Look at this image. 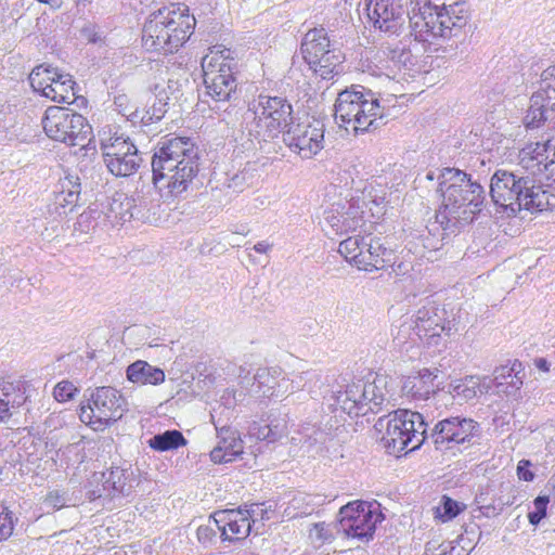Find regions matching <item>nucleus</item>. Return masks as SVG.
Here are the masks:
<instances>
[{
  "instance_id": "c03bdc74",
  "label": "nucleus",
  "mask_w": 555,
  "mask_h": 555,
  "mask_svg": "<svg viewBox=\"0 0 555 555\" xmlns=\"http://www.w3.org/2000/svg\"><path fill=\"white\" fill-rule=\"evenodd\" d=\"M464 509V505L448 495H443L439 505L435 508V518L442 522H448L459 516Z\"/></svg>"
},
{
  "instance_id": "f704fd0d",
  "label": "nucleus",
  "mask_w": 555,
  "mask_h": 555,
  "mask_svg": "<svg viewBox=\"0 0 555 555\" xmlns=\"http://www.w3.org/2000/svg\"><path fill=\"white\" fill-rule=\"evenodd\" d=\"M146 444L153 451L163 453L176 451L179 448L185 447L188 444V440L180 430L167 429L152 436L147 439Z\"/></svg>"
},
{
  "instance_id": "6ab92c4d",
  "label": "nucleus",
  "mask_w": 555,
  "mask_h": 555,
  "mask_svg": "<svg viewBox=\"0 0 555 555\" xmlns=\"http://www.w3.org/2000/svg\"><path fill=\"white\" fill-rule=\"evenodd\" d=\"M81 181L76 172L65 171L60 178L53 192V199L48 205L51 215L63 216L72 212L75 207L80 206Z\"/></svg>"
},
{
  "instance_id": "680f3d73",
  "label": "nucleus",
  "mask_w": 555,
  "mask_h": 555,
  "mask_svg": "<svg viewBox=\"0 0 555 555\" xmlns=\"http://www.w3.org/2000/svg\"><path fill=\"white\" fill-rule=\"evenodd\" d=\"M81 35L89 43L96 44L103 40L102 34L94 25L85 26L81 29Z\"/></svg>"
},
{
  "instance_id": "39448f33",
  "label": "nucleus",
  "mask_w": 555,
  "mask_h": 555,
  "mask_svg": "<svg viewBox=\"0 0 555 555\" xmlns=\"http://www.w3.org/2000/svg\"><path fill=\"white\" fill-rule=\"evenodd\" d=\"M396 380L385 374H376L373 380H357L348 384L344 390L333 392L331 399L335 410L339 409L350 416L377 414L395 400Z\"/></svg>"
},
{
  "instance_id": "37998d69",
  "label": "nucleus",
  "mask_w": 555,
  "mask_h": 555,
  "mask_svg": "<svg viewBox=\"0 0 555 555\" xmlns=\"http://www.w3.org/2000/svg\"><path fill=\"white\" fill-rule=\"evenodd\" d=\"M134 196V205H132L131 211L133 212V220L142 223H152L156 221L155 205L152 201L143 195L137 194Z\"/></svg>"
},
{
  "instance_id": "f8f14e48",
  "label": "nucleus",
  "mask_w": 555,
  "mask_h": 555,
  "mask_svg": "<svg viewBox=\"0 0 555 555\" xmlns=\"http://www.w3.org/2000/svg\"><path fill=\"white\" fill-rule=\"evenodd\" d=\"M384 519L376 502L353 501L340 507L335 529L346 538L367 543L373 540L377 524Z\"/></svg>"
},
{
  "instance_id": "ddd939ff",
  "label": "nucleus",
  "mask_w": 555,
  "mask_h": 555,
  "mask_svg": "<svg viewBox=\"0 0 555 555\" xmlns=\"http://www.w3.org/2000/svg\"><path fill=\"white\" fill-rule=\"evenodd\" d=\"M481 435L480 424L472 417L462 415L439 420L431 428L428 426L427 443L437 451H452L459 446H470Z\"/></svg>"
},
{
  "instance_id": "49530a36",
  "label": "nucleus",
  "mask_w": 555,
  "mask_h": 555,
  "mask_svg": "<svg viewBox=\"0 0 555 555\" xmlns=\"http://www.w3.org/2000/svg\"><path fill=\"white\" fill-rule=\"evenodd\" d=\"M17 518H14L13 512L8 507L2 506L0 509V542L8 540L14 530V524Z\"/></svg>"
},
{
  "instance_id": "e433bc0d",
  "label": "nucleus",
  "mask_w": 555,
  "mask_h": 555,
  "mask_svg": "<svg viewBox=\"0 0 555 555\" xmlns=\"http://www.w3.org/2000/svg\"><path fill=\"white\" fill-rule=\"evenodd\" d=\"M282 373V369L279 366L259 367L254 375V391L261 397L271 398L274 395L276 380Z\"/></svg>"
},
{
  "instance_id": "dca6fc26",
  "label": "nucleus",
  "mask_w": 555,
  "mask_h": 555,
  "mask_svg": "<svg viewBox=\"0 0 555 555\" xmlns=\"http://www.w3.org/2000/svg\"><path fill=\"white\" fill-rule=\"evenodd\" d=\"M281 134L284 144L293 153L309 159L323 149L324 124L321 120L294 121Z\"/></svg>"
},
{
  "instance_id": "864d4df0",
  "label": "nucleus",
  "mask_w": 555,
  "mask_h": 555,
  "mask_svg": "<svg viewBox=\"0 0 555 555\" xmlns=\"http://www.w3.org/2000/svg\"><path fill=\"white\" fill-rule=\"evenodd\" d=\"M267 425L268 430L266 435L268 437V442H274L284 436L286 429L285 421H270Z\"/></svg>"
},
{
  "instance_id": "bf43d9fd",
  "label": "nucleus",
  "mask_w": 555,
  "mask_h": 555,
  "mask_svg": "<svg viewBox=\"0 0 555 555\" xmlns=\"http://www.w3.org/2000/svg\"><path fill=\"white\" fill-rule=\"evenodd\" d=\"M531 462L529 460H520L517 464V476L520 480L531 482L535 474L531 470Z\"/></svg>"
},
{
  "instance_id": "c9c22d12",
  "label": "nucleus",
  "mask_w": 555,
  "mask_h": 555,
  "mask_svg": "<svg viewBox=\"0 0 555 555\" xmlns=\"http://www.w3.org/2000/svg\"><path fill=\"white\" fill-rule=\"evenodd\" d=\"M170 96L167 95L166 90H159L155 93L153 104L142 112L138 109L132 113V120L140 119L143 125H150L154 121H159L164 118L169 107Z\"/></svg>"
},
{
  "instance_id": "338daca9",
  "label": "nucleus",
  "mask_w": 555,
  "mask_h": 555,
  "mask_svg": "<svg viewBox=\"0 0 555 555\" xmlns=\"http://www.w3.org/2000/svg\"><path fill=\"white\" fill-rule=\"evenodd\" d=\"M441 169H436V170H429L426 172L424 179L427 181V182H430L433 183V186L434 189L436 190L437 188V184L440 183V175H441Z\"/></svg>"
},
{
  "instance_id": "cd10ccee",
  "label": "nucleus",
  "mask_w": 555,
  "mask_h": 555,
  "mask_svg": "<svg viewBox=\"0 0 555 555\" xmlns=\"http://www.w3.org/2000/svg\"><path fill=\"white\" fill-rule=\"evenodd\" d=\"M127 380L140 385L157 386L165 382L166 375L163 369L154 366L144 360H137L126 369Z\"/></svg>"
},
{
  "instance_id": "052dcab7",
  "label": "nucleus",
  "mask_w": 555,
  "mask_h": 555,
  "mask_svg": "<svg viewBox=\"0 0 555 555\" xmlns=\"http://www.w3.org/2000/svg\"><path fill=\"white\" fill-rule=\"evenodd\" d=\"M248 508L256 509L257 513L254 515V518L259 516L261 520H269L274 513V506L272 504L267 505L266 502L254 503Z\"/></svg>"
},
{
  "instance_id": "6e6d98bb",
  "label": "nucleus",
  "mask_w": 555,
  "mask_h": 555,
  "mask_svg": "<svg viewBox=\"0 0 555 555\" xmlns=\"http://www.w3.org/2000/svg\"><path fill=\"white\" fill-rule=\"evenodd\" d=\"M294 380H289L288 378H285L284 376H280L276 380V385L274 388V395L271 396V398H280L283 397L287 391H294L295 388H299L300 384L297 383V386L294 385Z\"/></svg>"
},
{
  "instance_id": "6e6552de",
  "label": "nucleus",
  "mask_w": 555,
  "mask_h": 555,
  "mask_svg": "<svg viewBox=\"0 0 555 555\" xmlns=\"http://www.w3.org/2000/svg\"><path fill=\"white\" fill-rule=\"evenodd\" d=\"M253 119L247 122L248 134L260 141L278 138L296 119L291 101L284 95L260 93L248 105Z\"/></svg>"
},
{
  "instance_id": "3c124183",
  "label": "nucleus",
  "mask_w": 555,
  "mask_h": 555,
  "mask_svg": "<svg viewBox=\"0 0 555 555\" xmlns=\"http://www.w3.org/2000/svg\"><path fill=\"white\" fill-rule=\"evenodd\" d=\"M388 56L396 65L404 66V67H406L409 65H413L412 53H411L410 49H405V48L392 49L389 51Z\"/></svg>"
},
{
  "instance_id": "f3484780",
  "label": "nucleus",
  "mask_w": 555,
  "mask_h": 555,
  "mask_svg": "<svg viewBox=\"0 0 555 555\" xmlns=\"http://www.w3.org/2000/svg\"><path fill=\"white\" fill-rule=\"evenodd\" d=\"M402 0H364L363 11L374 28L399 36L410 13Z\"/></svg>"
},
{
  "instance_id": "9b49d317",
  "label": "nucleus",
  "mask_w": 555,
  "mask_h": 555,
  "mask_svg": "<svg viewBox=\"0 0 555 555\" xmlns=\"http://www.w3.org/2000/svg\"><path fill=\"white\" fill-rule=\"evenodd\" d=\"M41 122L47 137L53 141L68 146H85L90 142L91 126L81 114L72 108L49 106Z\"/></svg>"
},
{
  "instance_id": "20e7f679",
  "label": "nucleus",
  "mask_w": 555,
  "mask_h": 555,
  "mask_svg": "<svg viewBox=\"0 0 555 555\" xmlns=\"http://www.w3.org/2000/svg\"><path fill=\"white\" fill-rule=\"evenodd\" d=\"M195 24L186 5L162 7L147 16L142 28V46L151 52L175 53L191 37Z\"/></svg>"
},
{
  "instance_id": "4be33fe9",
  "label": "nucleus",
  "mask_w": 555,
  "mask_h": 555,
  "mask_svg": "<svg viewBox=\"0 0 555 555\" xmlns=\"http://www.w3.org/2000/svg\"><path fill=\"white\" fill-rule=\"evenodd\" d=\"M234 74V67L229 65H223L220 69L211 67L204 69L206 93L217 102L230 101L237 87Z\"/></svg>"
},
{
  "instance_id": "0eeeda50",
  "label": "nucleus",
  "mask_w": 555,
  "mask_h": 555,
  "mask_svg": "<svg viewBox=\"0 0 555 555\" xmlns=\"http://www.w3.org/2000/svg\"><path fill=\"white\" fill-rule=\"evenodd\" d=\"M374 428L388 453L412 452L427 443L428 423L420 412L398 409L380 416Z\"/></svg>"
},
{
  "instance_id": "b1692460",
  "label": "nucleus",
  "mask_w": 555,
  "mask_h": 555,
  "mask_svg": "<svg viewBox=\"0 0 555 555\" xmlns=\"http://www.w3.org/2000/svg\"><path fill=\"white\" fill-rule=\"evenodd\" d=\"M364 248L361 258H358L360 270H383L395 261V254L391 247L386 246L383 238L366 235L363 242Z\"/></svg>"
},
{
  "instance_id": "473e14b6",
  "label": "nucleus",
  "mask_w": 555,
  "mask_h": 555,
  "mask_svg": "<svg viewBox=\"0 0 555 555\" xmlns=\"http://www.w3.org/2000/svg\"><path fill=\"white\" fill-rule=\"evenodd\" d=\"M479 387L480 385L477 377L465 376L455 383H450L448 385V391H443L441 400H451V403H453L454 400H457L460 404L467 403L478 396L480 391Z\"/></svg>"
},
{
  "instance_id": "09e8293b",
  "label": "nucleus",
  "mask_w": 555,
  "mask_h": 555,
  "mask_svg": "<svg viewBox=\"0 0 555 555\" xmlns=\"http://www.w3.org/2000/svg\"><path fill=\"white\" fill-rule=\"evenodd\" d=\"M68 502V494L65 491L60 490L50 491L44 499V504L54 511H59L67 506Z\"/></svg>"
},
{
  "instance_id": "5701e85b",
  "label": "nucleus",
  "mask_w": 555,
  "mask_h": 555,
  "mask_svg": "<svg viewBox=\"0 0 555 555\" xmlns=\"http://www.w3.org/2000/svg\"><path fill=\"white\" fill-rule=\"evenodd\" d=\"M325 220L336 234L348 233L363 224L364 210L359 199H352L346 205H333Z\"/></svg>"
},
{
  "instance_id": "774afa93",
  "label": "nucleus",
  "mask_w": 555,
  "mask_h": 555,
  "mask_svg": "<svg viewBox=\"0 0 555 555\" xmlns=\"http://www.w3.org/2000/svg\"><path fill=\"white\" fill-rule=\"evenodd\" d=\"M318 530V537L324 541H330L332 539V532L324 524L315 525Z\"/></svg>"
},
{
  "instance_id": "1a4fd4ad",
  "label": "nucleus",
  "mask_w": 555,
  "mask_h": 555,
  "mask_svg": "<svg viewBox=\"0 0 555 555\" xmlns=\"http://www.w3.org/2000/svg\"><path fill=\"white\" fill-rule=\"evenodd\" d=\"M128 402L122 393L112 386H101L91 390L87 402L79 405V418L93 430L103 431L128 411Z\"/></svg>"
},
{
  "instance_id": "13d9d810",
  "label": "nucleus",
  "mask_w": 555,
  "mask_h": 555,
  "mask_svg": "<svg viewBox=\"0 0 555 555\" xmlns=\"http://www.w3.org/2000/svg\"><path fill=\"white\" fill-rule=\"evenodd\" d=\"M188 82V79H179L175 78L173 76L168 78L167 87L163 88L162 90L167 91V95L170 98L172 96L175 100H178L182 95V85Z\"/></svg>"
},
{
  "instance_id": "2eb2a0df",
  "label": "nucleus",
  "mask_w": 555,
  "mask_h": 555,
  "mask_svg": "<svg viewBox=\"0 0 555 555\" xmlns=\"http://www.w3.org/2000/svg\"><path fill=\"white\" fill-rule=\"evenodd\" d=\"M103 160L115 177H129L138 171L142 157L138 147L124 134L101 140Z\"/></svg>"
},
{
  "instance_id": "a211bd4d",
  "label": "nucleus",
  "mask_w": 555,
  "mask_h": 555,
  "mask_svg": "<svg viewBox=\"0 0 555 555\" xmlns=\"http://www.w3.org/2000/svg\"><path fill=\"white\" fill-rule=\"evenodd\" d=\"M257 513L254 508L238 507L237 509H221L211 515L215 527L220 531L222 541H234L244 539L251 531V522L255 521L254 515Z\"/></svg>"
},
{
  "instance_id": "f257e3e1",
  "label": "nucleus",
  "mask_w": 555,
  "mask_h": 555,
  "mask_svg": "<svg viewBox=\"0 0 555 555\" xmlns=\"http://www.w3.org/2000/svg\"><path fill=\"white\" fill-rule=\"evenodd\" d=\"M521 170H496L490 180V196L507 216L525 209L541 212L555 207V144L552 140L526 145L519 152Z\"/></svg>"
},
{
  "instance_id": "9d476101",
  "label": "nucleus",
  "mask_w": 555,
  "mask_h": 555,
  "mask_svg": "<svg viewBox=\"0 0 555 555\" xmlns=\"http://www.w3.org/2000/svg\"><path fill=\"white\" fill-rule=\"evenodd\" d=\"M443 20L442 44L433 48L434 52H442L443 57H455L467 51L473 26L469 24V4L466 1L442 2Z\"/></svg>"
},
{
  "instance_id": "f03ea898",
  "label": "nucleus",
  "mask_w": 555,
  "mask_h": 555,
  "mask_svg": "<svg viewBox=\"0 0 555 555\" xmlns=\"http://www.w3.org/2000/svg\"><path fill=\"white\" fill-rule=\"evenodd\" d=\"M436 193L442 203L436 211L434 225L448 234H457L469 225L486 202L483 186L457 168H442Z\"/></svg>"
},
{
  "instance_id": "4c0bfd02",
  "label": "nucleus",
  "mask_w": 555,
  "mask_h": 555,
  "mask_svg": "<svg viewBox=\"0 0 555 555\" xmlns=\"http://www.w3.org/2000/svg\"><path fill=\"white\" fill-rule=\"evenodd\" d=\"M59 73V69L51 65H38L29 74V83L34 91L39 92L42 96H44L46 92L48 91L49 87L52 86V82Z\"/></svg>"
},
{
  "instance_id": "4d7b16f0",
  "label": "nucleus",
  "mask_w": 555,
  "mask_h": 555,
  "mask_svg": "<svg viewBox=\"0 0 555 555\" xmlns=\"http://www.w3.org/2000/svg\"><path fill=\"white\" fill-rule=\"evenodd\" d=\"M294 380H289L288 378H285L284 376H280L276 380V385L274 388V395L271 396V398H280L283 397L287 391H294L295 388H299L300 384L297 383V386L294 385Z\"/></svg>"
},
{
  "instance_id": "c85d7f7f",
  "label": "nucleus",
  "mask_w": 555,
  "mask_h": 555,
  "mask_svg": "<svg viewBox=\"0 0 555 555\" xmlns=\"http://www.w3.org/2000/svg\"><path fill=\"white\" fill-rule=\"evenodd\" d=\"M331 48V40L324 27H315L307 31L302 38L300 51L305 62L313 63L320 54L327 52Z\"/></svg>"
},
{
  "instance_id": "ea45409f",
  "label": "nucleus",
  "mask_w": 555,
  "mask_h": 555,
  "mask_svg": "<svg viewBox=\"0 0 555 555\" xmlns=\"http://www.w3.org/2000/svg\"><path fill=\"white\" fill-rule=\"evenodd\" d=\"M210 56H205L203 60V69H207V67H211L215 69H220L223 65H229L230 67H234V72L236 70V62L233 52L224 47H214L210 51Z\"/></svg>"
},
{
  "instance_id": "5fc2aeb1",
  "label": "nucleus",
  "mask_w": 555,
  "mask_h": 555,
  "mask_svg": "<svg viewBox=\"0 0 555 555\" xmlns=\"http://www.w3.org/2000/svg\"><path fill=\"white\" fill-rule=\"evenodd\" d=\"M541 86L548 90V93L555 98V64L545 68L541 75Z\"/></svg>"
},
{
  "instance_id": "72a5a7b5",
  "label": "nucleus",
  "mask_w": 555,
  "mask_h": 555,
  "mask_svg": "<svg viewBox=\"0 0 555 555\" xmlns=\"http://www.w3.org/2000/svg\"><path fill=\"white\" fill-rule=\"evenodd\" d=\"M75 87L76 81L73 79V76L60 72L44 96L54 102L70 104L74 103L77 98Z\"/></svg>"
},
{
  "instance_id": "de8ad7c7",
  "label": "nucleus",
  "mask_w": 555,
  "mask_h": 555,
  "mask_svg": "<svg viewBox=\"0 0 555 555\" xmlns=\"http://www.w3.org/2000/svg\"><path fill=\"white\" fill-rule=\"evenodd\" d=\"M78 392L79 389L69 380L57 383L53 389V396L59 402L73 400Z\"/></svg>"
},
{
  "instance_id": "aec40b11",
  "label": "nucleus",
  "mask_w": 555,
  "mask_h": 555,
  "mask_svg": "<svg viewBox=\"0 0 555 555\" xmlns=\"http://www.w3.org/2000/svg\"><path fill=\"white\" fill-rule=\"evenodd\" d=\"M446 310L426 299L423 305L414 314L413 323L414 331L420 338L440 337L442 332H450V322L446 323Z\"/></svg>"
},
{
  "instance_id": "2f4dec72",
  "label": "nucleus",
  "mask_w": 555,
  "mask_h": 555,
  "mask_svg": "<svg viewBox=\"0 0 555 555\" xmlns=\"http://www.w3.org/2000/svg\"><path fill=\"white\" fill-rule=\"evenodd\" d=\"M345 56L340 50L332 48L327 52L320 54L313 61L308 63L315 75L322 79H332L343 72Z\"/></svg>"
},
{
  "instance_id": "412c9836",
  "label": "nucleus",
  "mask_w": 555,
  "mask_h": 555,
  "mask_svg": "<svg viewBox=\"0 0 555 555\" xmlns=\"http://www.w3.org/2000/svg\"><path fill=\"white\" fill-rule=\"evenodd\" d=\"M211 420L217 431V446L210 451V459L216 464L235 461L243 453V440L240 433L228 425H221L220 421Z\"/></svg>"
},
{
  "instance_id": "bb28decb",
  "label": "nucleus",
  "mask_w": 555,
  "mask_h": 555,
  "mask_svg": "<svg viewBox=\"0 0 555 555\" xmlns=\"http://www.w3.org/2000/svg\"><path fill=\"white\" fill-rule=\"evenodd\" d=\"M524 376V365L519 360L498 366L493 372V380L496 387L507 396H515L520 390Z\"/></svg>"
},
{
  "instance_id": "8fccbe9b",
  "label": "nucleus",
  "mask_w": 555,
  "mask_h": 555,
  "mask_svg": "<svg viewBox=\"0 0 555 555\" xmlns=\"http://www.w3.org/2000/svg\"><path fill=\"white\" fill-rule=\"evenodd\" d=\"M217 528L214 525L211 516L209 517L208 525H202L197 528L196 535L198 542L207 546L214 542L217 535Z\"/></svg>"
},
{
  "instance_id": "7c9ffc66",
  "label": "nucleus",
  "mask_w": 555,
  "mask_h": 555,
  "mask_svg": "<svg viewBox=\"0 0 555 555\" xmlns=\"http://www.w3.org/2000/svg\"><path fill=\"white\" fill-rule=\"evenodd\" d=\"M30 384L22 378H13L12 376L0 377L1 398L13 410L24 405L29 398Z\"/></svg>"
},
{
  "instance_id": "69168bd1",
  "label": "nucleus",
  "mask_w": 555,
  "mask_h": 555,
  "mask_svg": "<svg viewBox=\"0 0 555 555\" xmlns=\"http://www.w3.org/2000/svg\"><path fill=\"white\" fill-rule=\"evenodd\" d=\"M12 415V409L8 405V402H4V399L0 397V423H8Z\"/></svg>"
},
{
  "instance_id": "c756f323",
  "label": "nucleus",
  "mask_w": 555,
  "mask_h": 555,
  "mask_svg": "<svg viewBox=\"0 0 555 555\" xmlns=\"http://www.w3.org/2000/svg\"><path fill=\"white\" fill-rule=\"evenodd\" d=\"M537 83L538 90L532 93L530 98V106L524 117V124L527 129L540 128L548 121V117L544 109V101L554 99L553 95L548 93V90L541 86V79H539Z\"/></svg>"
},
{
  "instance_id": "393cba45",
  "label": "nucleus",
  "mask_w": 555,
  "mask_h": 555,
  "mask_svg": "<svg viewBox=\"0 0 555 555\" xmlns=\"http://www.w3.org/2000/svg\"><path fill=\"white\" fill-rule=\"evenodd\" d=\"M103 490L107 495L129 496L134 487L139 483L131 465L127 467H111L107 472L102 474Z\"/></svg>"
},
{
  "instance_id": "603ef678",
  "label": "nucleus",
  "mask_w": 555,
  "mask_h": 555,
  "mask_svg": "<svg viewBox=\"0 0 555 555\" xmlns=\"http://www.w3.org/2000/svg\"><path fill=\"white\" fill-rule=\"evenodd\" d=\"M435 372H438V370L436 369L435 371H433L430 369H423L415 376L422 378L423 384L430 385L434 398L441 400L443 391L435 389L434 382L437 378V374Z\"/></svg>"
},
{
  "instance_id": "a18cd8bd",
  "label": "nucleus",
  "mask_w": 555,
  "mask_h": 555,
  "mask_svg": "<svg viewBox=\"0 0 555 555\" xmlns=\"http://www.w3.org/2000/svg\"><path fill=\"white\" fill-rule=\"evenodd\" d=\"M548 495H538L533 500L534 511L528 513V521L532 526H538L542 519L547 516Z\"/></svg>"
},
{
  "instance_id": "e2e57ef3",
  "label": "nucleus",
  "mask_w": 555,
  "mask_h": 555,
  "mask_svg": "<svg viewBox=\"0 0 555 555\" xmlns=\"http://www.w3.org/2000/svg\"><path fill=\"white\" fill-rule=\"evenodd\" d=\"M267 430H268V425L267 424H261V423H258V422H254L249 426V434H250V436L255 437L258 440H266V441H268V437L266 435Z\"/></svg>"
},
{
  "instance_id": "79ce46f5",
  "label": "nucleus",
  "mask_w": 555,
  "mask_h": 555,
  "mask_svg": "<svg viewBox=\"0 0 555 555\" xmlns=\"http://www.w3.org/2000/svg\"><path fill=\"white\" fill-rule=\"evenodd\" d=\"M366 236H350L340 242L338 251L350 263L358 268V258H361Z\"/></svg>"
},
{
  "instance_id": "4468645a",
  "label": "nucleus",
  "mask_w": 555,
  "mask_h": 555,
  "mask_svg": "<svg viewBox=\"0 0 555 555\" xmlns=\"http://www.w3.org/2000/svg\"><path fill=\"white\" fill-rule=\"evenodd\" d=\"M412 12L408 16L410 35L415 41L423 43L425 51L434 52L431 47L442 44V33L439 31L443 20L442 2L415 0Z\"/></svg>"
},
{
  "instance_id": "a878e982",
  "label": "nucleus",
  "mask_w": 555,
  "mask_h": 555,
  "mask_svg": "<svg viewBox=\"0 0 555 555\" xmlns=\"http://www.w3.org/2000/svg\"><path fill=\"white\" fill-rule=\"evenodd\" d=\"M441 231L442 233H433V229L429 227L415 230L409 234L405 247L416 257L429 259L431 253L442 247L446 236L451 235L446 233L442 229Z\"/></svg>"
},
{
  "instance_id": "423d86ee",
  "label": "nucleus",
  "mask_w": 555,
  "mask_h": 555,
  "mask_svg": "<svg viewBox=\"0 0 555 555\" xmlns=\"http://www.w3.org/2000/svg\"><path fill=\"white\" fill-rule=\"evenodd\" d=\"M335 119L352 125L356 133L372 132L388 122V113L376 94L356 85L339 92L334 105Z\"/></svg>"
},
{
  "instance_id": "a19ab883",
  "label": "nucleus",
  "mask_w": 555,
  "mask_h": 555,
  "mask_svg": "<svg viewBox=\"0 0 555 555\" xmlns=\"http://www.w3.org/2000/svg\"><path fill=\"white\" fill-rule=\"evenodd\" d=\"M401 391L404 396L413 400H427L433 395L430 385H425L422 378L408 376L401 385Z\"/></svg>"
},
{
  "instance_id": "58836bf2",
  "label": "nucleus",
  "mask_w": 555,
  "mask_h": 555,
  "mask_svg": "<svg viewBox=\"0 0 555 555\" xmlns=\"http://www.w3.org/2000/svg\"><path fill=\"white\" fill-rule=\"evenodd\" d=\"M134 205V196H128L125 193H116L109 205V212L121 223L133 220L131 211Z\"/></svg>"
},
{
  "instance_id": "7ed1b4c3",
  "label": "nucleus",
  "mask_w": 555,
  "mask_h": 555,
  "mask_svg": "<svg viewBox=\"0 0 555 555\" xmlns=\"http://www.w3.org/2000/svg\"><path fill=\"white\" fill-rule=\"evenodd\" d=\"M152 182L177 196L185 192L199 170V149L189 137L162 138L152 156Z\"/></svg>"
},
{
  "instance_id": "0e129e2a",
  "label": "nucleus",
  "mask_w": 555,
  "mask_h": 555,
  "mask_svg": "<svg viewBox=\"0 0 555 555\" xmlns=\"http://www.w3.org/2000/svg\"><path fill=\"white\" fill-rule=\"evenodd\" d=\"M480 513L488 518L495 517L500 515L503 511V505L501 507H496L493 504H487V505H480L479 506Z\"/></svg>"
}]
</instances>
